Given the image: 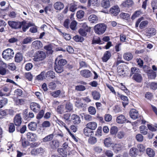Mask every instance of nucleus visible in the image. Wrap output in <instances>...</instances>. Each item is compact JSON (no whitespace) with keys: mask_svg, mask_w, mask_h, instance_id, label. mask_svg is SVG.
Instances as JSON below:
<instances>
[{"mask_svg":"<svg viewBox=\"0 0 157 157\" xmlns=\"http://www.w3.org/2000/svg\"><path fill=\"white\" fill-rule=\"evenodd\" d=\"M86 126L92 130H94L97 128V124L95 122H90L86 124Z\"/></svg>","mask_w":157,"mask_h":157,"instance_id":"nucleus-19","label":"nucleus"},{"mask_svg":"<svg viewBox=\"0 0 157 157\" xmlns=\"http://www.w3.org/2000/svg\"><path fill=\"white\" fill-rule=\"evenodd\" d=\"M77 2L73 1L71 3L70 7V10L72 12H75L77 9Z\"/></svg>","mask_w":157,"mask_h":157,"instance_id":"nucleus-36","label":"nucleus"},{"mask_svg":"<svg viewBox=\"0 0 157 157\" xmlns=\"http://www.w3.org/2000/svg\"><path fill=\"white\" fill-rule=\"evenodd\" d=\"M50 144L53 149L59 147V141L57 140H54L50 142Z\"/></svg>","mask_w":157,"mask_h":157,"instance_id":"nucleus-23","label":"nucleus"},{"mask_svg":"<svg viewBox=\"0 0 157 157\" xmlns=\"http://www.w3.org/2000/svg\"><path fill=\"white\" fill-rule=\"evenodd\" d=\"M83 132L86 136H89L92 135L93 131L86 126V127L84 129Z\"/></svg>","mask_w":157,"mask_h":157,"instance_id":"nucleus-24","label":"nucleus"},{"mask_svg":"<svg viewBox=\"0 0 157 157\" xmlns=\"http://www.w3.org/2000/svg\"><path fill=\"white\" fill-rule=\"evenodd\" d=\"M22 118L19 114H17L14 118V122L16 126H19L22 122Z\"/></svg>","mask_w":157,"mask_h":157,"instance_id":"nucleus-5","label":"nucleus"},{"mask_svg":"<svg viewBox=\"0 0 157 157\" xmlns=\"http://www.w3.org/2000/svg\"><path fill=\"white\" fill-rule=\"evenodd\" d=\"M101 5L102 7L105 8H107L110 6V2L109 0H102Z\"/></svg>","mask_w":157,"mask_h":157,"instance_id":"nucleus-35","label":"nucleus"},{"mask_svg":"<svg viewBox=\"0 0 157 157\" xmlns=\"http://www.w3.org/2000/svg\"><path fill=\"white\" fill-rule=\"evenodd\" d=\"M9 132L10 133H12L15 130V127L13 123H10L9 125Z\"/></svg>","mask_w":157,"mask_h":157,"instance_id":"nucleus-59","label":"nucleus"},{"mask_svg":"<svg viewBox=\"0 0 157 157\" xmlns=\"http://www.w3.org/2000/svg\"><path fill=\"white\" fill-rule=\"evenodd\" d=\"M134 4V2L132 0H126L122 3L123 6L125 7H130Z\"/></svg>","mask_w":157,"mask_h":157,"instance_id":"nucleus-17","label":"nucleus"},{"mask_svg":"<svg viewBox=\"0 0 157 157\" xmlns=\"http://www.w3.org/2000/svg\"><path fill=\"white\" fill-rule=\"evenodd\" d=\"M130 115L132 118L136 119L138 116V112L135 109H132L130 112Z\"/></svg>","mask_w":157,"mask_h":157,"instance_id":"nucleus-13","label":"nucleus"},{"mask_svg":"<svg viewBox=\"0 0 157 157\" xmlns=\"http://www.w3.org/2000/svg\"><path fill=\"white\" fill-rule=\"evenodd\" d=\"M117 131V128L116 126H113L110 129V132L111 134L114 135L116 134Z\"/></svg>","mask_w":157,"mask_h":157,"instance_id":"nucleus-58","label":"nucleus"},{"mask_svg":"<svg viewBox=\"0 0 157 157\" xmlns=\"http://www.w3.org/2000/svg\"><path fill=\"white\" fill-rule=\"evenodd\" d=\"M140 72L139 69L136 67H132L130 69V76H131L132 75H135Z\"/></svg>","mask_w":157,"mask_h":157,"instance_id":"nucleus-41","label":"nucleus"},{"mask_svg":"<svg viewBox=\"0 0 157 157\" xmlns=\"http://www.w3.org/2000/svg\"><path fill=\"white\" fill-rule=\"evenodd\" d=\"M116 120L118 123L123 124L125 122L126 118L123 115H121L117 117Z\"/></svg>","mask_w":157,"mask_h":157,"instance_id":"nucleus-29","label":"nucleus"},{"mask_svg":"<svg viewBox=\"0 0 157 157\" xmlns=\"http://www.w3.org/2000/svg\"><path fill=\"white\" fill-rule=\"evenodd\" d=\"M151 5L153 10V12H154L155 10L157 9V1H152L151 3Z\"/></svg>","mask_w":157,"mask_h":157,"instance_id":"nucleus-63","label":"nucleus"},{"mask_svg":"<svg viewBox=\"0 0 157 157\" xmlns=\"http://www.w3.org/2000/svg\"><path fill=\"white\" fill-rule=\"evenodd\" d=\"M45 74V72L44 71L42 72L40 75L37 76L36 79L40 80H42L44 77Z\"/></svg>","mask_w":157,"mask_h":157,"instance_id":"nucleus-61","label":"nucleus"},{"mask_svg":"<svg viewBox=\"0 0 157 157\" xmlns=\"http://www.w3.org/2000/svg\"><path fill=\"white\" fill-rule=\"evenodd\" d=\"M148 24L147 21H142L139 27L141 29H143L147 26Z\"/></svg>","mask_w":157,"mask_h":157,"instance_id":"nucleus-50","label":"nucleus"},{"mask_svg":"<svg viewBox=\"0 0 157 157\" xmlns=\"http://www.w3.org/2000/svg\"><path fill=\"white\" fill-rule=\"evenodd\" d=\"M104 143L105 146L107 147L112 146L113 144L112 141V139L109 137L106 138L104 139Z\"/></svg>","mask_w":157,"mask_h":157,"instance_id":"nucleus-12","label":"nucleus"},{"mask_svg":"<svg viewBox=\"0 0 157 157\" xmlns=\"http://www.w3.org/2000/svg\"><path fill=\"white\" fill-rule=\"evenodd\" d=\"M28 127L32 131H35L37 127V124L35 122H31L29 124Z\"/></svg>","mask_w":157,"mask_h":157,"instance_id":"nucleus-33","label":"nucleus"},{"mask_svg":"<svg viewBox=\"0 0 157 157\" xmlns=\"http://www.w3.org/2000/svg\"><path fill=\"white\" fill-rule=\"evenodd\" d=\"M80 68H86L88 66L86 62L83 61H81L79 62Z\"/></svg>","mask_w":157,"mask_h":157,"instance_id":"nucleus-60","label":"nucleus"},{"mask_svg":"<svg viewBox=\"0 0 157 157\" xmlns=\"http://www.w3.org/2000/svg\"><path fill=\"white\" fill-rule=\"evenodd\" d=\"M122 143L115 144L112 146L113 150L115 152H117L122 148Z\"/></svg>","mask_w":157,"mask_h":157,"instance_id":"nucleus-26","label":"nucleus"},{"mask_svg":"<svg viewBox=\"0 0 157 157\" xmlns=\"http://www.w3.org/2000/svg\"><path fill=\"white\" fill-rule=\"evenodd\" d=\"M75 105L79 108H82L84 106V105L80 102L81 100L78 98L74 99Z\"/></svg>","mask_w":157,"mask_h":157,"instance_id":"nucleus-28","label":"nucleus"},{"mask_svg":"<svg viewBox=\"0 0 157 157\" xmlns=\"http://www.w3.org/2000/svg\"><path fill=\"white\" fill-rule=\"evenodd\" d=\"M148 76L149 78L154 79L156 76V74L152 70H151L149 71L148 73Z\"/></svg>","mask_w":157,"mask_h":157,"instance_id":"nucleus-48","label":"nucleus"},{"mask_svg":"<svg viewBox=\"0 0 157 157\" xmlns=\"http://www.w3.org/2000/svg\"><path fill=\"white\" fill-rule=\"evenodd\" d=\"M99 5L98 0H89L88 2L87 5L89 6H92L97 7Z\"/></svg>","mask_w":157,"mask_h":157,"instance_id":"nucleus-15","label":"nucleus"},{"mask_svg":"<svg viewBox=\"0 0 157 157\" xmlns=\"http://www.w3.org/2000/svg\"><path fill=\"white\" fill-rule=\"evenodd\" d=\"M65 108L67 111H70L72 110L73 106L71 103L68 102L66 105Z\"/></svg>","mask_w":157,"mask_h":157,"instance_id":"nucleus-54","label":"nucleus"},{"mask_svg":"<svg viewBox=\"0 0 157 157\" xmlns=\"http://www.w3.org/2000/svg\"><path fill=\"white\" fill-rule=\"evenodd\" d=\"M138 150L136 147H132L129 151L130 155L132 157H135L138 155Z\"/></svg>","mask_w":157,"mask_h":157,"instance_id":"nucleus-18","label":"nucleus"},{"mask_svg":"<svg viewBox=\"0 0 157 157\" xmlns=\"http://www.w3.org/2000/svg\"><path fill=\"white\" fill-rule=\"evenodd\" d=\"M73 39L75 41L77 42H82L84 40V38L83 37L78 35L74 37Z\"/></svg>","mask_w":157,"mask_h":157,"instance_id":"nucleus-51","label":"nucleus"},{"mask_svg":"<svg viewBox=\"0 0 157 157\" xmlns=\"http://www.w3.org/2000/svg\"><path fill=\"white\" fill-rule=\"evenodd\" d=\"M33 61L38 62L44 60L46 57L45 53L41 51H38L36 52L33 56Z\"/></svg>","mask_w":157,"mask_h":157,"instance_id":"nucleus-3","label":"nucleus"},{"mask_svg":"<svg viewBox=\"0 0 157 157\" xmlns=\"http://www.w3.org/2000/svg\"><path fill=\"white\" fill-rule=\"evenodd\" d=\"M97 141V139L94 137H90L88 140L89 143L91 144H94Z\"/></svg>","mask_w":157,"mask_h":157,"instance_id":"nucleus-52","label":"nucleus"},{"mask_svg":"<svg viewBox=\"0 0 157 157\" xmlns=\"http://www.w3.org/2000/svg\"><path fill=\"white\" fill-rule=\"evenodd\" d=\"M75 89L77 91H82L85 90L86 88L84 86L79 85L75 86Z\"/></svg>","mask_w":157,"mask_h":157,"instance_id":"nucleus-62","label":"nucleus"},{"mask_svg":"<svg viewBox=\"0 0 157 157\" xmlns=\"http://www.w3.org/2000/svg\"><path fill=\"white\" fill-rule=\"evenodd\" d=\"M88 20L90 23H96L97 22L98 18L96 15L92 14L89 16Z\"/></svg>","mask_w":157,"mask_h":157,"instance_id":"nucleus-27","label":"nucleus"},{"mask_svg":"<svg viewBox=\"0 0 157 157\" xmlns=\"http://www.w3.org/2000/svg\"><path fill=\"white\" fill-rule=\"evenodd\" d=\"M88 111L90 114L92 115H94L96 112V111L95 107L90 106L88 108Z\"/></svg>","mask_w":157,"mask_h":157,"instance_id":"nucleus-44","label":"nucleus"},{"mask_svg":"<svg viewBox=\"0 0 157 157\" xmlns=\"http://www.w3.org/2000/svg\"><path fill=\"white\" fill-rule=\"evenodd\" d=\"M44 48L46 50L47 53L49 54H52L53 53V51L51 45H48L44 47Z\"/></svg>","mask_w":157,"mask_h":157,"instance_id":"nucleus-42","label":"nucleus"},{"mask_svg":"<svg viewBox=\"0 0 157 157\" xmlns=\"http://www.w3.org/2000/svg\"><path fill=\"white\" fill-rule=\"evenodd\" d=\"M147 153L150 157H153L155 155V152L153 150L150 148L147 149Z\"/></svg>","mask_w":157,"mask_h":157,"instance_id":"nucleus-45","label":"nucleus"},{"mask_svg":"<svg viewBox=\"0 0 157 157\" xmlns=\"http://www.w3.org/2000/svg\"><path fill=\"white\" fill-rule=\"evenodd\" d=\"M14 55L13 50L10 48L5 49L2 53V58L7 60L12 59Z\"/></svg>","mask_w":157,"mask_h":157,"instance_id":"nucleus-1","label":"nucleus"},{"mask_svg":"<svg viewBox=\"0 0 157 157\" xmlns=\"http://www.w3.org/2000/svg\"><path fill=\"white\" fill-rule=\"evenodd\" d=\"M54 8L58 10H61L64 8L63 4L59 2H56L54 5Z\"/></svg>","mask_w":157,"mask_h":157,"instance_id":"nucleus-21","label":"nucleus"},{"mask_svg":"<svg viewBox=\"0 0 157 157\" xmlns=\"http://www.w3.org/2000/svg\"><path fill=\"white\" fill-rule=\"evenodd\" d=\"M124 65H121L119 66L117 68V72L120 75H123L124 73V71L123 67Z\"/></svg>","mask_w":157,"mask_h":157,"instance_id":"nucleus-43","label":"nucleus"},{"mask_svg":"<svg viewBox=\"0 0 157 157\" xmlns=\"http://www.w3.org/2000/svg\"><path fill=\"white\" fill-rule=\"evenodd\" d=\"M21 141L22 143V145L24 147H26L29 145V142L25 138H21Z\"/></svg>","mask_w":157,"mask_h":157,"instance_id":"nucleus-49","label":"nucleus"},{"mask_svg":"<svg viewBox=\"0 0 157 157\" xmlns=\"http://www.w3.org/2000/svg\"><path fill=\"white\" fill-rule=\"evenodd\" d=\"M140 132L144 135H146L147 133V129L144 125H142L140 127Z\"/></svg>","mask_w":157,"mask_h":157,"instance_id":"nucleus-39","label":"nucleus"},{"mask_svg":"<svg viewBox=\"0 0 157 157\" xmlns=\"http://www.w3.org/2000/svg\"><path fill=\"white\" fill-rule=\"evenodd\" d=\"M23 59V56L21 53H17L15 55V61L17 63H19Z\"/></svg>","mask_w":157,"mask_h":157,"instance_id":"nucleus-22","label":"nucleus"},{"mask_svg":"<svg viewBox=\"0 0 157 157\" xmlns=\"http://www.w3.org/2000/svg\"><path fill=\"white\" fill-rule=\"evenodd\" d=\"M125 133L123 131H120L117 134V136L120 139H123L125 136Z\"/></svg>","mask_w":157,"mask_h":157,"instance_id":"nucleus-53","label":"nucleus"},{"mask_svg":"<svg viewBox=\"0 0 157 157\" xmlns=\"http://www.w3.org/2000/svg\"><path fill=\"white\" fill-rule=\"evenodd\" d=\"M156 30L153 28H151L148 29L146 35L147 36H151L156 34Z\"/></svg>","mask_w":157,"mask_h":157,"instance_id":"nucleus-20","label":"nucleus"},{"mask_svg":"<svg viewBox=\"0 0 157 157\" xmlns=\"http://www.w3.org/2000/svg\"><path fill=\"white\" fill-rule=\"evenodd\" d=\"M42 44L39 40H36L33 41L32 43V46L36 49H39L42 47Z\"/></svg>","mask_w":157,"mask_h":157,"instance_id":"nucleus-14","label":"nucleus"},{"mask_svg":"<svg viewBox=\"0 0 157 157\" xmlns=\"http://www.w3.org/2000/svg\"><path fill=\"white\" fill-rule=\"evenodd\" d=\"M120 11V9L118 6H113L109 10L110 13L114 16L117 15Z\"/></svg>","mask_w":157,"mask_h":157,"instance_id":"nucleus-6","label":"nucleus"},{"mask_svg":"<svg viewBox=\"0 0 157 157\" xmlns=\"http://www.w3.org/2000/svg\"><path fill=\"white\" fill-rule=\"evenodd\" d=\"M41 125L43 128H45L49 127L51 125V124L49 121H45L43 122Z\"/></svg>","mask_w":157,"mask_h":157,"instance_id":"nucleus-47","label":"nucleus"},{"mask_svg":"<svg viewBox=\"0 0 157 157\" xmlns=\"http://www.w3.org/2000/svg\"><path fill=\"white\" fill-rule=\"evenodd\" d=\"M107 26L104 23H99L94 27L95 32L98 34L101 35L105 33L106 30Z\"/></svg>","mask_w":157,"mask_h":157,"instance_id":"nucleus-2","label":"nucleus"},{"mask_svg":"<svg viewBox=\"0 0 157 157\" xmlns=\"http://www.w3.org/2000/svg\"><path fill=\"white\" fill-rule=\"evenodd\" d=\"M25 23L26 22L24 21L21 22L11 21H8L9 26L12 28L15 29L21 28L22 25H24Z\"/></svg>","mask_w":157,"mask_h":157,"instance_id":"nucleus-4","label":"nucleus"},{"mask_svg":"<svg viewBox=\"0 0 157 157\" xmlns=\"http://www.w3.org/2000/svg\"><path fill=\"white\" fill-rule=\"evenodd\" d=\"M92 95L93 99L95 100H98L100 98V94L99 92L95 91L92 92Z\"/></svg>","mask_w":157,"mask_h":157,"instance_id":"nucleus-38","label":"nucleus"},{"mask_svg":"<svg viewBox=\"0 0 157 157\" xmlns=\"http://www.w3.org/2000/svg\"><path fill=\"white\" fill-rule=\"evenodd\" d=\"M123 101L122 102V104L124 107L128 104V99L127 97L124 96V95H121L120 96Z\"/></svg>","mask_w":157,"mask_h":157,"instance_id":"nucleus-32","label":"nucleus"},{"mask_svg":"<svg viewBox=\"0 0 157 157\" xmlns=\"http://www.w3.org/2000/svg\"><path fill=\"white\" fill-rule=\"evenodd\" d=\"M45 151L44 149L40 147L36 149H33L31 151L32 154L36 155L38 154H43Z\"/></svg>","mask_w":157,"mask_h":157,"instance_id":"nucleus-9","label":"nucleus"},{"mask_svg":"<svg viewBox=\"0 0 157 157\" xmlns=\"http://www.w3.org/2000/svg\"><path fill=\"white\" fill-rule=\"evenodd\" d=\"M81 75L85 78H89L92 75V73L90 71L88 70H82L80 71Z\"/></svg>","mask_w":157,"mask_h":157,"instance_id":"nucleus-11","label":"nucleus"},{"mask_svg":"<svg viewBox=\"0 0 157 157\" xmlns=\"http://www.w3.org/2000/svg\"><path fill=\"white\" fill-rule=\"evenodd\" d=\"M132 78L134 80L138 83L141 82L143 80V78L140 72L134 75Z\"/></svg>","mask_w":157,"mask_h":157,"instance_id":"nucleus-10","label":"nucleus"},{"mask_svg":"<svg viewBox=\"0 0 157 157\" xmlns=\"http://www.w3.org/2000/svg\"><path fill=\"white\" fill-rule=\"evenodd\" d=\"M70 121L72 122L75 124H78L80 123L81 120L80 117L78 116L75 114H73L71 116Z\"/></svg>","mask_w":157,"mask_h":157,"instance_id":"nucleus-7","label":"nucleus"},{"mask_svg":"<svg viewBox=\"0 0 157 157\" xmlns=\"http://www.w3.org/2000/svg\"><path fill=\"white\" fill-rule=\"evenodd\" d=\"M67 63V61L64 59H59L58 62V64L59 65H61L62 66H63L64 65H66Z\"/></svg>","mask_w":157,"mask_h":157,"instance_id":"nucleus-57","label":"nucleus"},{"mask_svg":"<svg viewBox=\"0 0 157 157\" xmlns=\"http://www.w3.org/2000/svg\"><path fill=\"white\" fill-rule=\"evenodd\" d=\"M130 15L128 13H122L120 14L121 17L123 19L126 20L128 19L130 17Z\"/></svg>","mask_w":157,"mask_h":157,"instance_id":"nucleus-56","label":"nucleus"},{"mask_svg":"<svg viewBox=\"0 0 157 157\" xmlns=\"http://www.w3.org/2000/svg\"><path fill=\"white\" fill-rule=\"evenodd\" d=\"M84 12L82 10L78 11L77 13V17L78 18H82L84 16Z\"/></svg>","mask_w":157,"mask_h":157,"instance_id":"nucleus-64","label":"nucleus"},{"mask_svg":"<svg viewBox=\"0 0 157 157\" xmlns=\"http://www.w3.org/2000/svg\"><path fill=\"white\" fill-rule=\"evenodd\" d=\"M64 107L63 105H59L57 108V111L60 114H62L64 112Z\"/></svg>","mask_w":157,"mask_h":157,"instance_id":"nucleus-46","label":"nucleus"},{"mask_svg":"<svg viewBox=\"0 0 157 157\" xmlns=\"http://www.w3.org/2000/svg\"><path fill=\"white\" fill-rule=\"evenodd\" d=\"M61 93L60 90H57L51 93V95L55 98H57L58 97Z\"/></svg>","mask_w":157,"mask_h":157,"instance_id":"nucleus-55","label":"nucleus"},{"mask_svg":"<svg viewBox=\"0 0 157 157\" xmlns=\"http://www.w3.org/2000/svg\"><path fill=\"white\" fill-rule=\"evenodd\" d=\"M111 56V54L110 52L109 51H106L102 58L103 61L104 62H107Z\"/></svg>","mask_w":157,"mask_h":157,"instance_id":"nucleus-25","label":"nucleus"},{"mask_svg":"<svg viewBox=\"0 0 157 157\" xmlns=\"http://www.w3.org/2000/svg\"><path fill=\"white\" fill-rule=\"evenodd\" d=\"M123 57L124 59L125 60L129 61L132 59L133 55L131 53L128 52L124 53Z\"/></svg>","mask_w":157,"mask_h":157,"instance_id":"nucleus-30","label":"nucleus"},{"mask_svg":"<svg viewBox=\"0 0 157 157\" xmlns=\"http://www.w3.org/2000/svg\"><path fill=\"white\" fill-rule=\"evenodd\" d=\"M15 104L16 105H22L25 102V100L22 99L16 98L14 99Z\"/></svg>","mask_w":157,"mask_h":157,"instance_id":"nucleus-31","label":"nucleus"},{"mask_svg":"<svg viewBox=\"0 0 157 157\" xmlns=\"http://www.w3.org/2000/svg\"><path fill=\"white\" fill-rule=\"evenodd\" d=\"M36 134L29 132L27 134V137L30 141H34L36 140Z\"/></svg>","mask_w":157,"mask_h":157,"instance_id":"nucleus-16","label":"nucleus"},{"mask_svg":"<svg viewBox=\"0 0 157 157\" xmlns=\"http://www.w3.org/2000/svg\"><path fill=\"white\" fill-rule=\"evenodd\" d=\"M30 108L34 112H37L40 108V105L35 102H32L30 105Z\"/></svg>","mask_w":157,"mask_h":157,"instance_id":"nucleus-8","label":"nucleus"},{"mask_svg":"<svg viewBox=\"0 0 157 157\" xmlns=\"http://www.w3.org/2000/svg\"><path fill=\"white\" fill-rule=\"evenodd\" d=\"M63 67L59 65L56 64L55 66V69L56 72L58 73H61L62 72L63 70Z\"/></svg>","mask_w":157,"mask_h":157,"instance_id":"nucleus-37","label":"nucleus"},{"mask_svg":"<svg viewBox=\"0 0 157 157\" xmlns=\"http://www.w3.org/2000/svg\"><path fill=\"white\" fill-rule=\"evenodd\" d=\"M45 76L47 78L53 79L55 77V73L53 71H50L46 73Z\"/></svg>","mask_w":157,"mask_h":157,"instance_id":"nucleus-34","label":"nucleus"},{"mask_svg":"<svg viewBox=\"0 0 157 157\" xmlns=\"http://www.w3.org/2000/svg\"><path fill=\"white\" fill-rule=\"evenodd\" d=\"M54 136V135L53 134H49L46 136L43 139V141L45 142L51 141L53 139Z\"/></svg>","mask_w":157,"mask_h":157,"instance_id":"nucleus-40","label":"nucleus"}]
</instances>
